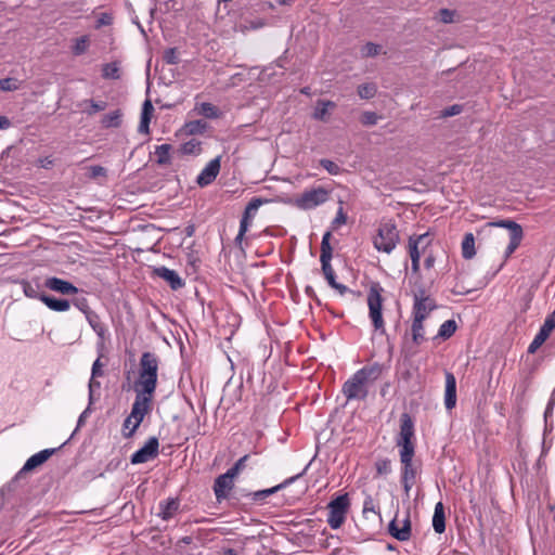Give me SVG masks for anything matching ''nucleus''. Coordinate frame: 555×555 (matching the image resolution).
Segmentation results:
<instances>
[{"label": "nucleus", "mask_w": 555, "mask_h": 555, "mask_svg": "<svg viewBox=\"0 0 555 555\" xmlns=\"http://www.w3.org/2000/svg\"><path fill=\"white\" fill-rule=\"evenodd\" d=\"M439 18L442 23L444 24H449V23H453L454 22V15H455V11L453 10H450V9H440L439 10Z\"/></svg>", "instance_id": "obj_56"}, {"label": "nucleus", "mask_w": 555, "mask_h": 555, "mask_svg": "<svg viewBox=\"0 0 555 555\" xmlns=\"http://www.w3.org/2000/svg\"><path fill=\"white\" fill-rule=\"evenodd\" d=\"M376 476H386L391 473V461L389 459H378L375 462Z\"/></svg>", "instance_id": "obj_44"}, {"label": "nucleus", "mask_w": 555, "mask_h": 555, "mask_svg": "<svg viewBox=\"0 0 555 555\" xmlns=\"http://www.w3.org/2000/svg\"><path fill=\"white\" fill-rule=\"evenodd\" d=\"M400 462L402 465L401 468V483L403 486L404 492L409 494L413 485L415 483V479L417 476V468L413 464V457L415 452L409 453H399Z\"/></svg>", "instance_id": "obj_10"}, {"label": "nucleus", "mask_w": 555, "mask_h": 555, "mask_svg": "<svg viewBox=\"0 0 555 555\" xmlns=\"http://www.w3.org/2000/svg\"><path fill=\"white\" fill-rule=\"evenodd\" d=\"M269 202H270V199H267V198L253 197L249 201V203L247 204V206L245 207V210H244L242 219H241V223L245 222L246 225L250 227L251 220L256 216L259 207Z\"/></svg>", "instance_id": "obj_21"}, {"label": "nucleus", "mask_w": 555, "mask_h": 555, "mask_svg": "<svg viewBox=\"0 0 555 555\" xmlns=\"http://www.w3.org/2000/svg\"><path fill=\"white\" fill-rule=\"evenodd\" d=\"M320 166L331 175H338L341 171L340 167L336 163L327 158L320 159Z\"/></svg>", "instance_id": "obj_50"}, {"label": "nucleus", "mask_w": 555, "mask_h": 555, "mask_svg": "<svg viewBox=\"0 0 555 555\" xmlns=\"http://www.w3.org/2000/svg\"><path fill=\"white\" fill-rule=\"evenodd\" d=\"M20 88V81L16 78H3L0 79V90L1 91H14Z\"/></svg>", "instance_id": "obj_47"}, {"label": "nucleus", "mask_w": 555, "mask_h": 555, "mask_svg": "<svg viewBox=\"0 0 555 555\" xmlns=\"http://www.w3.org/2000/svg\"><path fill=\"white\" fill-rule=\"evenodd\" d=\"M377 88L375 83H362L358 87V95L361 99L370 100L375 96Z\"/></svg>", "instance_id": "obj_42"}, {"label": "nucleus", "mask_w": 555, "mask_h": 555, "mask_svg": "<svg viewBox=\"0 0 555 555\" xmlns=\"http://www.w3.org/2000/svg\"><path fill=\"white\" fill-rule=\"evenodd\" d=\"M456 328L457 325L454 320H447L440 325L437 337L448 339L455 333Z\"/></svg>", "instance_id": "obj_41"}, {"label": "nucleus", "mask_w": 555, "mask_h": 555, "mask_svg": "<svg viewBox=\"0 0 555 555\" xmlns=\"http://www.w3.org/2000/svg\"><path fill=\"white\" fill-rule=\"evenodd\" d=\"M346 221H347V216L344 212V209L340 207L337 211L335 219L332 222V227L334 229H336L338 225L346 223Z\"/></svg>", "instance_id": "obj_59"}, {"label": "nucleus", "mask_w": 555, "mask_h": 555, "mask_svg": "<svg viewBox=\"0 0 555 555\" xmlns=\"http://www.w3.org/2000/svg\"><path fill=\"white\" fill-rule=\"evenodd\" d=\"M335 106L336 104L332 101L319 100L312 113V118L320 121H327L330 116L328 109H333Z\"/></svg>", "instance_id": "obj_27"}, {"label": "nucleus", "mask_w": 555, "mask_h": 555, "mask_svg": "<svg viewBox=\"0 0 555 555\" xmlns=\"http://www.w3.org/2000/svg\"><path fill=\"white\" fill-rule=\"evenodd\" d=\"M388 532L398 541H408L412 532L410 514H406L401 528L397 526V518L392 519L388 525Z\"/></svg>", "instance_id": "obj_19"}, {"label": "nucleus", "mask_w": 555, "mask_h": 555, "mask_svg": "<svg viewBox=\"0 0 555 555\" xmlns=\"http://www.w3.org/2000/svg\"><path fill=\"white\" fill-rule=\"evenodd\" d=\"M41 301L51 310L56 312L67 311L70 307V301L63 298H56L50 295H42Z\"/></svg>", "instance_id": "obj_24"}, {"label": "nucleus", "mask_w": 555, "mask_h": 555, "mask_svg": "<svg viewBox=\"0 0 555 555\" xmlns=\"http://www.w3.org/2000/svg\"><path fill=\"white\" fill-rule=\"evenodd\" d=\"M253 459L251 454H245L244 456L240 457L235 463L234 466L237 467L240 472L244 470L247 466V463L250 462Z\"/></svg>", "instance_id": "obj_60"}, {"label": "nucleus", "mask_w": 555, "mask_h": 555, "mask_svg": "<svg viewBox=\"0 0 555 555\" xmlns=\"http://www.w3.org/2000/svg\"><path fill=\"white\" fill-rule=\"evenodd\" d=\"M75 307H77L86 317L88 313H92L93 311L90 309L87 298H76L73 300Z\"/></svg>", "instance_id": "obj_54"}, {"label": "nucleus", "mask_w": 555, "mask_h": 555, "mask_svg": "<svg viewBox=\"0 0 555 555\" xmlns=\"http://www.w3.org/2000/svg\"><path fill=\"white\" fill-rule=\"evenodd\" d=\"M555 328V310L548 314L540 327L538 334L528 347V353H534L550 337L552 331Z\"/></svg>", "instance_id": "obj_13"}, {"label": "nucleus", "mask_w": 555, "mask_h": 555, "mask_svg": "<svg viewBox=\"0 0 555 555\" xmlns=\"http://www.w3.org/2000/svg\"><path fill=\"white\" fill-rule=\"evenodd\" d=\"M456 404V379L453 373L446 372L444 405L452 410Z\"/></svg>", "instance_id": "obj_20"}, {"label": "nucleus", "mask_w": 555, "mask_h": 555, "mask_svg": "<svg viewBox=\"0 0 555 555\" xmlns=\"http://www.w3.org/2000/svg\"><path fill=\"white\" fill-rule=\"evenodd\" d=\"M462 112H463V105H461V104H453V105L442 109L441 113H440V117L448 118V117H452V116L459 115Z\"/></svg>", "instance_id": "obj_53"}, {"label": "nucleus", "mask_w": 555, "mask_h": 555, "mask_svg": "<svg viewBox=\"0 0 555 555\" xmlns=\"http://www.w3.org/2000/svg\"><path fill=\"white\" fill-rule=\"evenodd\" d=\"M423 322L424 320L420 318H413L411 325V336L414 346H420L426 340Z\"/></svg>", "instance_id": "obj_29"}, {"label": "nucleus", "mask_w": 555, "mask_h": 555, "mask_svg": "<svg viewBox=\"0 0 555 555\" xmlns=\"http://www.w3.org/2000/svg\"><path fill=\"white\" fill-rule=\"evenodd\" d=\"M163 61L169 65H176L180 62L177 48H169L164 51Z\"/></svg>", "instance_id": "obj_49"}, {"label": "nucleus", "mask_w": 555, "mask_h": 555, "mask_svg": "<svg viewBox=\"0 0 555 555\" xmlns=\"http://www.w3.org/2000/svg\"><path fill=\"white\" fill-rule=\"evenodd\" d=\"M44 287L62 295H74L78 293V288L73 283L56 276L46 279Z\"/></svg>", "instance_id": "obj_16"}, {"label": "nucleus", "mask_w": 555, "mask_h": 555, "mask_svg": "<svg viewBox=\"0 0 555 555\" xmlns=\"http://www.w3.org/2000/svg\"><path fill=\"white\" fill-rule=\"evenodd\" d=\"M220 171V157L211 159L206 167L198 175L196 182L199 186L204 188L215 181Z\"/></svg>", "instance_id": "obj_14"}, {"label": "nucleus", "mask_w": 555, "mask_h": 555, "mask_svg": "<svg viewBox=\"0 0 555 555\" xmlns=\"http://www.w3.org/2000/svg\"><path fill=\"white\" fill-rule=\"evenodd\" d=\"M89 325L92 327V330L98 334L100 338H104L106 328L104 324L101 322L100 317L93 311L92 313H88L86 317Z\"/></svg>", "instance_id": "obj_36"}, {"label": "nucleus", "mask_w": 555, "mask_h": 555, "mask_svg": "<svg viewBox=\"0 0 555 555\" xmlns=\"http://www.w3.org/2000/svg\"><path fill=\"white\" fill-rule=\"evenodd\" d=\"M522 236L524 232L509 235V244L507 245L505 250L506 258H508L517 249V247L520 245Z\"/></svg>", "instance_id": "obj_46"}, {"label": "nucleus", "mask_w": 555, "mask_h": 555, "mask_svg": "<svg viewBox=\"0 0 555 555\" xmlns=\"http://www.w3.org/2000/svg\"><path fill=\"white\" fill-rule=\"evenodd\" d=\"M415 242V245H416V248L420 249V247L422 248V253H425L426 248L429 246L431 240L429 238V233H424V234H420V235H416V234H413L409 237V242Z\"/></svg>", "instance_id": "obj_43"}, {"label": "nucleus", "mask_w": 555, "mask_h": 555, "mask_svg": "<svg viewBox=\"0 0 555 555\" xmlns=\"http://www.w3.org/2000/svg\"><path fill=\"white\" fill-rule=\"evenodd\" d=\"M153 275L166 281L171 289L177 291L184 286V281L175 271L167 267H156L153 269Z\"/></svg>", "instance_id": "obj_15"}, {"label": "nucleus", "mask_w": 555, "mask_h": 555, "mask_svg": "<svg viewBox=\"0 0 555 555\" xmlns=\"http://www.w3.org/2000/svg\"><path fill=\"white\" fill-rule=\"evenodd\" d=\"M433 528L436 533H443L446 531V513L444 506L442 502H438L435 505L434 516H433Z\"/></svg>", "instance_id": "obj_25"}, {"label": "nucleus", "mask_w": 555, "mask_h": 555, "mask_svg": "<svg viewBox=\"0 0 555 555\" xmlns=\"http://www.w3.org/2000/svg\"><path fill=\"white\" fill-rule=\"evenodd\" d=\"M102 366L103 364L101 363L100 361V358H98L94 362H93V365H92V377H100L102 376L104 373H103V370H102Z\"/></svg>", "instance_id": "obj_64"}, {"label": "nucleus", "mask_w": 555, "mask_h": 555, "mask_svg": "<svg viewBox=\"0 0 555 555\" xmlns=\"http://www.w3.org/2000/svg\"><path fill=\"white\" fill-rule=\"evenodd\" d=\"M121 112L120 109H116L109 114H106L102 117L101 125L103 128H118L121 124Z\"/></svg>", "instance_id": "obj_34"}, {"label": "nucleus", "mask_w": 555, "mask_h": 555, "mask_svg": "<svg viewBox=\"0 0 555 555\" xmlns=\"http://www.w3.org/2000/svg\"><path fill=\"white\" fill-rule=\"evenodd\" d=\"M350 506L348 493L336 496L328 505L327 524L332 529H338L346 520V515Z\"/></svg>", "instance_id": "obj_5"}, {"label": "nucleus", "mask_w": 555, "mask_h": 555, "mask_svg": "<svg viewBox=\"0 0 555 555\" xmlns=\"http://www.w3.org/2000/svg\"><path fill=\"white\" fill-rule=\"evenodd\" d=\"M400 241L399 231L391 221L382 222L374 237V247L386 254H390Z\"/></svg>", "instance_id": "obj_3"}, {"label": "nucleus", "mask_w": 555, "mask_h": 555, "mask_svg": "<svg viewBox=\"0 0 555 555\" xmlns=\"http://www.w3.org/2000/svg\"><path fill=\"white\" fill-rule=\"evenodd\" d=\"M23 292L26 297L39 299L41 300L42 295H47L43 292H40V284L38 281L30 282V281H23L22 282Z\"/></svg>", "instance_id": "obj_31"}, {"label": "nucleus", "mask_w": 555, "mask_h": 555, "mask_svg": "<svg viewBox=\"0 0 555 555\" xmlns=\"http://www.w3.org/2000/svg\"><path fill=\"white\" fill-rule=\"evenodd\" d=\"M367 512L375 513V504L371 495H367L363 503V514H366Z\"/></svg>", "instance_id": "obj_63"}, {"label": "nucleus", "mask_w": 555, "mask_h": 555, "mask_svg": "<svg viewBox=\"0 0 555 555\" xmlns=\"http://www.w3.org/2000/svg\"><path fill=\"white\" fill-rule=\"evenodd\" d=\"M180 506L179 499H167L166 501H162L158 504V516H160L164 520H169L173 517V515L178 512Z\"/></svg>", "instance_id": "obj_23"}, {"label": "nucleus", "mask_w": 555, "mask_h": 555, "mask_svg": "<svg viewBox=\"0 0 555 555\" xmlns=\"http://www.w3.org/2000/svg\"><path fill=\"white\" fill-rule=\"evenodd\" d=\"M379 119V116L375 112H363L360 121L363 126L371 127L375 126Z\"/></svg>", "instance_id": "obj_48"}, {"label": "nucleus", "mask_w": 555, "mask_h": 555, "mask_svg": "<svg viewBox=\"0 0 555 555\" xmlns=\"http://www.w3.org/2000/svg\"><path fill=\"white\" fill-rule=\"evenodd\" d=\"M347 401H363L369 395V384L358 373L348 378L341 388Z\"/></svg>", "instance_id": "obj_8"}, {"label": "nucleus", "mask_w": 555, "mask_h": 555, "mask_svg": "<svg viewBox=\"0 0 555 555\" xmlns=\"http://www.w3.org/2000/svg\"><path fill=\"white\" fill-rule=\"evenodd\" d=\"M462 255L465 259H472L476 255L475 237L473 233H466L462 242Z\"/></svg>", "instance_id": "obj_33"}, {"label": "nucleus", "mask_w": 555, "mask_h": 555, "mask_svg": "<svg viewBox=\"0 0 555 555\" xmlns=\"http://www.w3.org/2000/svg\"><path fill=\"white\" fill-rule=\"evenodd\" d=\"M83 103L90 104V108L85 111L89 116H91L100 111H104L107 106V103L104 101L95 102L94 100H86V101H83Z\"/></svg>", "instance_id": "obj_51"}, {"label": "nucleus", "mask_w": 555, "mask_h": 555, "mask_svg": "<svg viewBox=\"0 0 555 555\" xmlns=\"http://www.w3.org/2000/svg\"><path fill=\"white\" fill-rule=\"evenodd\" d=\"M154 113V106L150 99H146L143 102L140 124L138 127V131L140 133L149 134L150 133V122Z\"/></svg>", "instance_id": "obj_22"}, {"label": "nucleus", "mask_w": 555, "mask_h": 555, "mask_svg": "<svg viewBox=\"0 0 555 555\" xmlns=\"http://www.w3.org/2000/svg\"><path fill=\"white\" fill-rule=\"evenodd\" d=\"M383 288L379 284H373L369 291L367 305L370 310V318L372 319L373 326L376 331L385 332L384 320L382 314L383 309Z\"/></svg>", "instance_id": "obj_6"}, {"label": "nucleus", "mask_w": 555, "mask_h": 555, "mask_svg": "<svg viewBox=\"0 0 555 555\" xmlns=\"http://www.w3.org/2000/svg\"><path fill=\"white\" fill-rule=\"evenodd\" d=\"M59 449H44L34 455H31L27 461L26 463L24 464V466L22 467V469L20 470L18 474H23V473H28V472H31L34 470L35 468L39 467L40 465H42L43 463H46L50 456H52Z\"/></svg>", "instance_id": "obj_18"}, {"label": "nucleus", "mask_w": 555, "mask_h": 555, "mask_svg": "<svg viewBox=\"0 0 555 555\" xmlns=\"http://www.w3.org/2000/svg\"><path fill=\"white\" fill-rule=\"evenodd\" d=\"M89 170H90V177L93 179L98 178V177H106V175H107V170L100 165L91 166L89 168Z\"/></svg>", "instance_id": "obj_58"}, {"label": "nucleus", "mask_w": 555, "mask_h": 555, "mask_svg": "<svg viewBox=\"0 0 555 555\" xmlns=\"http://www.w3.org/2000/svg\"><path fill=\"white\" fill-rule=\"evenodd\" d=\"M179 151L183 155H198L202 152L201 141L191 139L181 144Z\"/></svg>", "instance_id": "obj_40"}, {"label": "nucleus", "mask_w": 555, "mask_h": 555, "mask_svg": "<svg viewBox=\"0 0 555 555\" xmlns=\"http://www.w3.org/2000/svg\"><path fill=\"white\" fill-rule=\"evenodd\" d=\"M408 251L411 258V270L417 274L420 272V259L422 251L416 248L415 242H408Z\"/></svg>", "instance_id": "obj_35"}, {"label": "nucleus", "mask_w": 555, "mask_h": 555, "mask_svg": "<svg viewBox=\"0 0 555 555\" xmlns=\"http://www.w3.org/2000/svg\"><path fill=\"white\" fill-rule=\"evenodd\" d=\"M248 228H249V225H246L245 222L244 223L240 222V230H238V233H237V235H236V237L234 240L236 246H241L242 245L244 235L247 232Z\"/></svg>", "instance_id": "obj_61"}, {"label": "nucleus", "mask_w": 555, "mask_h": 555, "mask_svg": "<svg viewBox=\"0 0 555 555\" xmlns=\"http://www.w3.org/2000/svg\"><path fill=\"white\" fill-rule=\"evenodd\" d=\"M172 146L168 143L156 146L155 155L157 156V164L166 166L171 164L170 151Z\"/></svg>", "instance_id": "obj_32"}, {"label": "nucleus", "mask_w": 555, "mask_h": 555, "mask_svg": "<svg viewBox=\"0 0 555 555\" xmlns=\"http://www.w3.org/2000/svg\"><path fill=\"white\" fill-rule=\"evenodd\" d=\"M415 429L411 415L406 412L400 416V431L396 439L399 453L415 452Z\"/></svg>", "instance_id": "obj_4"}, {"label": "nucleus", "mask_w": 555, "mask_h": 555, "mask_svg": "<svg viewBox=\"0 0 555 555\" xmlns=\"http://www.w3.org/2000/svg\"><path fill=\"white\" fill-rule=\"evenodd\" d=\"M488 225L505 228V229L509 230V235L524 232L522 228L519 223L515 222L514 220H509V219L489 222Z\"/></svg>", "instance_id": "obj_38"}, {"label": "nucleus", "mask_w": 555, "mask_h": 555, "mask_svg": "<svg viewBox=\"0 0 555 555\" xmlns=\"http://www.w3.org/2000/svg\"><path fill=\"white\" fill-rule=\"evenodd\" d=\"M380 51V46L375 44L373 42H367L363 49L362 53L364 56H376Z\"/></svg>", "instance_id": "obj_55"}, {"label": "nucleus", "mask_w": 555, "mask_h": 555, "mask_svg": "<svg viewBox=\"0 0 555 555\" xmlns=\"http://www.w3.org/2000/svg\"><path fill=\"white\" fill-rule=\"evenodd\" d=\"M412 294H413V299H414V302H420L421 301H428L430 300L431 298L426 294V289L424 288L423 285H418L416 286L414 289H412Z\"/></svg>", "instance_id": "obj_52"}, {"label": "nucleus", "mask_w": 555, "mask_h": 555, "mask_svg": "<svg viewBox=\"0 0 555 555\" xmlns=\"http://www.w3.org/2000/svg\"><path fill=\"white\" fill-rule=\"evenodd\" d=\"M437 308V305L434 299L428 301L414 302L413 305V318H420L425 320L429 313Z\"/></svg>", "instance_id": "obj_28"}, {"label": "nucleus", "mask_w": 555, "mask_h": 555, "mask_svg": "<svg viewBox=\"0 0 555 555\" xmlns=\"http://www.w3.org/2000/svg\"><path fill=\"white\" fill-rule=\"evenodd\" d=\"M330 192L323 186L310 189L294 199V205L302 210H310L327 202Z\"/></svg>", "instance_id": "obj_7"}, {"label": "nucleus", "mask_w": 555, "mask_h": 555, "mask_svg": "<svg viewBox=\"0 0 555 555\" xmlns=\"http://www.w3.org/2000/svg\"><path fill=\"white\" fill-rule=\"evenodd\" d=\"M89 47V38L88 36H81L75 40V44L73 46V54L81 55L83 54Z\"/></svg>", "instance_id": "obj_45"}, {"label": "nucleus", "mask_w": 555, "mask_h": 555, "mask_svg": "<svg viewBox=\"0 0 555 555\" xmlns=\"http://www.w3.org/2000/svg\"><path fill=\"white\" fill-rule=\"evenodd\" d=\"M158 358L155 353L143 352L139 362V378L133 384L134 391L155 395L157 387Z\"/></svg>", "instance_id": "obj_1"}, {"label": "nucleus", "mask_w": 555, "mask_h": 555, "mask_svg": "<svg viewBox=\"0 0 555 555\" xmlns=\"http://www.w3.org/2000/svg\"><path fill=\"white\" fill-rule=\"evenodd\" d=\"M159 441L156 437H150L145 444L135 451L131 457L130 463L133 465L146 463L155 457L159 453Z\"/></svg>", "instance_id": "obj_11"}, {"label": "nucleus", "mask_w": 555, "mask_h": 555, "mask_svg": "<svg viewBox=\"0 0 555 555\" xmlns=\"http://www.w3.org/2000/svg\"><path fill=\"white\" fill-rule=\"evenodd\" d=\"M112 22H113V17H112V15H111V14H108V13H102V14L100 15V17L98 18L96 27L99 28V27H102V26H108V25H111V24H112Z\"/></svg>", "instance_id": "obj_62"}, {"label": "nucleus", "mask_w": 555, "mask_h": 555, "mask_svg": "<svg viewBox=\"0 0 555 555\" xmlns=\"http://www.w3.org/2000/svg\"><path fill=\"white\" fill-rule=\"evenodd\" d=\"M308 467H309V465H307L301 473L285 479L283 482L276 485V486H274L272 488L263 489V490H258V491H255V492H251V493H246L243 496L250 498L253 502L264 501L270 495H272V494H274V493L285 489L286 487L292 485L295 480H297L298 478L304 476V474L307 472Z\"/></svg>", "instance_id": "obj_12"}, {"label": "nucleus", "mask_w": 555, "mask_h": 555, "mask_svg": "<svg viewBox=\"0 0 555 555\" xmlns=\"http://www.w3.org/2000/svg\"><path fill=\"white\" fill-rule=\"evenodd\" d=\"M234 488V481L224 475H219L214 482L212 489L217 502H222L230 498V492Z\"/></svg>", "instance_id": "obj_17"}, {"label": "nucleus", "mask_w": 555, "mask_h": 555, "mask_svg": "<svg viewBox=\"0 0 555 555\" xmlns=\"http://www.w3.org/2000/svg\"><path fill=\"white\" fill-rule=\"evenodd\" d=\"M331 237H332L331 231H327L324 233V235L322 237V242H321V256H320L322 272L330 285L333 284L334 282H336V275H335L334 269L331 264V260L333 257V248L330 243Z\"/></svg>", "instance_id": "obj_9"}, {"label": "nucleus", "mask_w": 555, "mask_h": 555, "mask_svg": "<svg viewBox=\"0 0 555 555\" xmlns=\"http://www.w3.org/2000/svg\"><path fill=\"white\" fill-rule=\"evenodd\" d=\"M382 372H383V366L379 363L375 362L372 365L363 366L356 373H358L361 377H363V379L367 384H370V383L376 380L382 375Z\"/></svg>", "instance_id": "obj_26"}, {"label": "nucleus", "mask_w": 555, "mask_h": 555, "mask_svg": "<svg viewBox=\"0 0 555 555\" xmlns=\"http://www.w3.org/2000/svg\"><path fill=\"white\" fill-rule=\"evenodd\" d=\"M245 23L247 24L245 27L247 29H259L267 25L266 21L263 18H255V20H245Z\"/></svg>", "instance_id": "obj_57"}, {"label": "nucleus", "mask_w": 555, "mask_h": 555, "mask_svg": "<svg viewBox=\"0 0 555 555\" xmlns=\"http://www.w3.org/2000/svg\"><path fill=\"white\" fill-rule=\"evenodd\" d=\"M199 115H203L206 118H218L220 115L219 108L211 103L203 102L198 104L195 108Z\"/></svg>", "instance_id": "obj_37"}, {"label": "nucleus", "mask_w": 555, "mask_h": 555, "mask_svg": "<svg viewBox=\"0 0 555 555\" xmlns=\"http://www.w3.org/2000/svg\"><path fill=\"white\" fill-rule=\"evenodd\" d=\"M135 398L132 403L131 412L126 417V424H132L130 431H124L125 438H131L140 424L143 422L146 414L152 411L154 395H146L141 391H134Z\"/></svg>", "instance_id": "obj_2"}, {"label": "nucleus", "mask_w": 555, "mask_h": 555, "mask_svg": "<svg viewBox=\"0 0 555 555\" xmlns=\"http://www.w3.org/2000/svg\"><path fill=\"white\" fill-rule=\"evenodd\" d=\"M208 124L203 119L191 120L184 124L182 130L188 135L203 134L208 129Z\"/></svg>", "instance_id": "obj_30"}, {"label": "nucleus", "mask_w": 555, "mask_h": 555, "mask_svg": "<svg viewBox=\"0 0 555 555\" xmlns=\"http://www.w3.org/2000/svg\"><path fill=\"white\" fill-rule=\"evenodd\" d=\"M102 77L104 79L117 80L120 78V68L118 62L106 63L102 67Z\"/></svg>", "instance_id": "obj_39"}]
</instances>
